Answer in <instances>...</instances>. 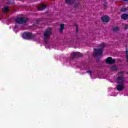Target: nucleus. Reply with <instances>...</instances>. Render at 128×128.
<instances>
[{
	"mask_svg": "<svg viewBox=\"0 0 128 128\" xmlns=\"http://www.w3.org/2000/svg\"><path fill=\"white\" fill-rule=\"evenodd\" d=\"M52 34V28H48L44 30V42L46 44H48V41H46V40H48V38H50Z\"/></svg>",
	"mask_w": 128,
	"mask_h": 128,
	"instance_id": "nucleus-1",
	"label": "nucleus"
},
{
	"mask_svg": "<svg viewBox=\"0 0 128 128\" xmlns=\"http://www.w3.org/2000/svg\"><path fill=\"white\" fill-rule=\"evenodd\" d=\"M100 48H94V51L95 52L93 54L94 56H102V50L106 46V44L104 43H102L100 45Z\"/></svg>",
	"mask_w": 128,
	"mask_h": 128,
	"instance_id": "nucleus-2",
	"label": "nucleus"
},
{
	"mask_svg": "<svg viewBox=\"0 0 128 128\" xmlns=\"http://www.w3.org/2000/svg\"><path fill=\"white\" fill-rule=\"evenodd\" d=\"M16 24H26L28 22V18L24 17H18L15 19Z\"/></svg>",
	"mask_w": 128,
	"mask_h": 128,
	"instance_id": "nucleus-3",
	"label": "nucleus"
},
{
	"mask_svg": "<svg viewBox=\"0 0 128 128\" xmlns=\"http://www.w3.org/2000/svg\"><path fill=\"white\" fill-rule=\"evenodd\" d=\"M22 36L25 40H30L32 38H36V34H32V32H25L22 34Z\"/></svg>",
	"mask_w": 128,
	"mask_h": 128,
	"instance_id": "nucleus-4",
	"label": "nucleus"
},
{
	"mask_svg": "<svg viewBox=\"0 0 128 128\" xmlns=\"http://www.w3.org/2000/svg\"><path fill=\"white\" fill-rule=\"evenodd\" d=\"M116 83L118 84V85L116 86L117 90L122 92L124 88V80H117Z\"/></svg>",
	"mask_w": 128,
	"mask_h": 128,
	"instance_id": "nucleus-5",
	"label": "nucleus"
},
{
	"mask_svg": "<svg viewBox=\"0 0 128 128\" xmlns=\"http://www.w3.org/2000/svg\"><path fill=\"white\" fill-rule=\"evenodd\" d=\"M82 54L80 52H73L71 54V58L72 60H74V58H82Z\"/></svg>",
	"mask_w": 128,
	"mask_h": 128,
	"instance_id": "nucleus-6",
	"label": "nucleus"
},
{
	"mask_svg": "<svg viewBox=\"0 0 128 128\" xmlns=\"http://www.w3.org/2000/svg\"><path fill=\"white\" fill-rule=\"evenodd\" d=\"M106 64H116V59H112V57H108L106 59Z\"/></svg>",
	"mask_w": 128,
	"mask_h": 128,
	"instance_id": "nucleus-7",
	"label": "nucleus"
},
{
	"mask_svg": "<svg viewBox=\"0 0 128 128\" xmlns=\"http://www.w3.org/2000/svg\"><path fill=\"white\" fill-rule=\"evenodd\" d=\"M101 20L103 22H110V17L107 15H105L101 18Z\"/></svg>",
	"mask_w": 128,
	"mask_h": 128,
	"instance_id": "nucleus-8",
	"label": "nucleus"
},
{
	"mask_svg": "<svg viewBox=\"0 0 128 128\" xmlns=\"http://www.w3.org/2000/svg\"><path fill=\"white\" fill-rule=\"evenodd\" d=\"M65 2L68 6H72L76 2V0H65Z\"/></svg>",
	"mask_w": 128,
	"mask_h": 128,
	"instance_id": "nucleus-9",
	"label": "nucleus"
},
{
	"mask_svg": "<svg viewBox=\"0 0 128 128\" xmlns=\"http://www.w3.org/2000/svg\"><path fill=\"white\" fill-rule=\"evenodd\" d=\"M64 24H62L60 25V28L59 30L60 32V34H62V32H64Z\"/></svg>",
	"mask_w": 128,
	"mask_h": 128,
	"instance_id": "nucleus-10",
	"label": "nucleus"
},
{
	"mask_svg": "<svg viewBox=\"0 0 128 128\" xmlns=\"http://www.w3.org/2000/svg\"><path fill=\"white\" fill-rule=\"evenodd\" d=\"M45 8H46V5L40 4V8H38V10H45Z\"/></svg>",
	"mask_w": 128,
	"mask_h": 128,
	"instance_id": "nucleus-11",
	"label": "nucleus"
},
{
	"mask_svg": "<svg viewBox=\"0 0 128 128\" xmlns=\"http://www.w3.org/2000/svg\"><path fill=\"white\" fill-rule=\"evenodd\" d=\"M121 18L122 20H126L128 19V14H124L122 15Z\"/></svg>",
	"mask_w": 128,
	"mask_h": 128,
	"instance_id": "nucleus-12",
	"label": "nucleus"
},
{
	"mask_svg": "<svg viewBox=\"0 0 128 128\" xmlns=\"http://www.w3.org/2000/svg\"><path fill=\"white\" fill-rule=\"evenodd\" d=\"M74 8H78V6H80V2H76L74 3Z\"/></svg>",
	"mask_w": 128,
	"mask_h": 128,
	"instance_id": "nucleus-13",
	"label": "nucleus"
},
{
	"mask_svg": "<svg viewBox=\"0 0 128 128\" xmlns=\"http://www.w3.org/2000/svg\"><path fill=\"white\" fill-rule=\"evenodd\" d=\"M112 32H118V30H120V28L116 26L112 28Z\"/></svg>",
	"mask_w": 128,
	"mask_h": 128,
	"instance_id": "nucleus-14",
	"label": "nucleus"
},
{
	"mask_svg": "<svg viewBox=\"0 0 128 128\" xmlns=\"http://www.w3.org/2000/svg\"><path fill=\"white\" fill-rule=\"evenodd\" d=\"M8 8H10L8 6H6L2 8V12H6L8 10Z\"/></svg>",
	"mask_w": 128,
	"mask_h": 128,
	"instance_id": "nucleus-15",
	"label": "nucleus"
},
{
	"mask_svg": "<svg viewBox=\"0 0 128 128\" xmlns=\"http://www.w3.org/2000/svg\"><path fill=\"white\" fill-rule=\"evenodd\" d=\"M110 70H118V67L116 66H111L110 67Z\"/></svg>",
	"mask_w": 128,
	"mask_h": 128,
	"instance_id": "nucleus-16",
	"label": "nucleus"
},
{
	"mask_svg": "<svg viewBox=\"0 0 128 128\" xmlns=\"http://www.w3.org/2000/svg\"><path fill=\"white\" fill-rule=\"evenodd\" d=\"M118 80H124V78L123 76H118L117 78Z\"/></svg>",
	"mask_w": 128,
	"mask_h": 128,
	"instance_id": "nucleus-17",
	"label": "nucleus"
},
{
	"mask_svg": "<svg viewBox=\"0 0 128 128\" xmlns=\"http://www.w3.org/2000/svg\"><path fill=\"white\" fill-rule=\"evenodd\" d=\"M126 10H128V8H122L120 10L121 12H126Z\"/></svg>",
	"mask_w": 128,
	"mask_h": 128,
	"instance_id": "nucleus-18",
	"label": "nucleus"
},
{
	"mask_svg": "<svg viewBox=\"0 0 128 128\" xmlns=\"http://www.w3.org/2000/svg\"><path fill=\"white\" fill-rule=\"evenodd\" d=\"M103 6H104V8H107L108 7V3H106V2H104L103 4Z\"/></svg>",
	"mask_w": 128,
	"mask_h": 128,
	"instance_id": "nucleus-19",
	"label": "nucleus"
},
{
	"mask_svg": "<svg viewBox=\"0 0 128 128\" xmlns=\"http://www.w3.org/2000/svg\"><path fill=\"white\" fill-rule=\"evenodd\" d=\"M75 26H76V32H78V26L76 24H74Z\"/></svg>",
	"mask_w": 128,
	"mask_h": 128,
	"instance_id": "nucleus-20",
	"label": "nucleus"
},
{
	"mask_svg": "<svg viewBox=\"0 0 128 128\" xmlns=\"http://www.w3.org/2000/svg\"><path fill=\"white\" fill-rule=\"evenodd\" d=\"M86 72L87 74H90V76H92V71L90 70H88V71H86Z\"/></svg>",
	"mask_w": 128,
	"mask_h": 128,
	"instance_id": "nucleus-21",
	"label": "nucleus"
},
{
	"mask_svg": "<svg viewBox=\"0 0 128 128\" xmlns=\"http://www.w3.org/2000/svg\"><path fill=\"white\" fill-rule=\"evenodd\" d=\"M40 22V19H37L36 20V24H38Z\"/></svg>",
	"mask_w": 128,
	"mask_h": 128,
	"instance_id": "nucleus-22",
	"label": "nucleus"
},
{
	"mask_svg": "<svg viewBox=\"0 0 128 128\" xmlns=\"http://www.w3.org/2000/svg\"><path fill=\"white\" fill-rule=\"evenodd\" d=\"M128 26L127 24H125L124 26V29L125 30H128Z\"/></svg>",
	"mask_w": 128,
	"mask_h": 128,
	"instance_id": "nucleus-23",
	"label": "nucleus"
},
{
	"mask_svg": "<svg viewBox=\"0 0 128 128\" xmlns=\"http://www.w3.org/2000/svg\"><path fill=\"white\" fill-rule=\"evenodd\" d=\"M18 28V26H15V28Z\"/></svg>",
	"mask_w": 128,
	"mask_h": 128,
	"instance_id": "nucleus-24",
	"label": "nucleus"
},
{
	"mask_svg": "<svg viewBox=\"0 0 128 128\" xmlns=\"http://www.w3.org/2000/svg\"><path fill=\"white\" fill-rule=\"evenodd\" d=\"M124 2H128V0H124Z\"/></svg>",
	"mask_w": 128,
	"mask_h": 128,
	"instance_id": "nucleus-25",
	"label": "nucleus"
}]
</instances>
